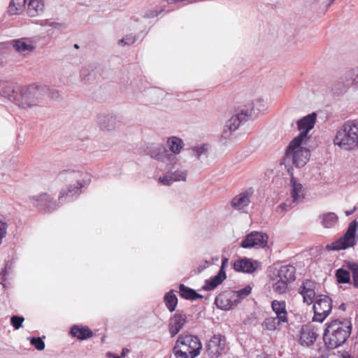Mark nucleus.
<instances>
[{"label":"nucleus","instance_id":"1","mask_svg":"<svg viewBox=\"0 0 358 358\" xmlns=\"http://www.w3.org/2000/svg\"><path fill=\"white\" fill-rule=\"evenodd\" d=\"M48 90L49 86L38 84L20 87L15 99V105L23 109L39 106L43 103Z\"/></svg>","mask_w":358,"mask_h":358},{"label":"nucleus","instance_id":"2","mask_svg":"<svg viewBox=\"0 0 358 358\" xmlns=\"http://www.w3.org/2000/svg\"><path fill=\"white\" fill-rule=\"evenodd\" d=\"M351 324L349 322L332 320L324 330L323 339L329 348L334 349L342 345L351 333Z\"/></svg>","mask_w":358,"mask_h":358},{"label":"nucleus","instance_id":"3","mask_svg":"<svg viewBox=\"0 0 358 358\" xmlns=\"http://www.w3.org/2000/svg\"><path fill=\"white\" fill-rule=\"evenodd\" d=\"M334 143L347 150L358 148V122H345L337 131Z\"/></svg>","mask_w":358,"mask_h":358},{"label":"nucleus","instance_id":"4","mask_svg":"<svg viewBox=\"0 0 358 358\" xmlns=\"http://www.w3.org/2000/svg\"><path fill=\"white\" fill-rule=\"evenodd\" d=\"M85 176L86 174L81 171L73 170H65L59 173L61 180L68 182L76 181V185H71L67 189H63L60 192L59 200L61 203L70 201L80 194V189L84 187L83 182Z\"/></svg>","mask_w":358,"mask_h":358},{"label":"nucleus","instance_id":"5","mask_svg":"<svg viewBox=\"0 0 358 358\" xmlns=\"http://www.w3.org/2000/svg\"><path fill=\"white\" fill-rule=\"evenodd\" d=\"M202 348L199 338L192 335H180L173 348V354L176 358H195Z\"/></svg>","mask_w":358,"mask_h":358},{"label":"nucleus","instance_id":"6","mask_svg":"<svg viewBox=\"0 0 358 358\" xmlns=\"http://www.w3.org/2000/svg\"><path fill=\"white\" fill-rule=\"evenodd\" d=\"M302 143L293 144V140L289 143L286 150L285 160L287 163L292 162L296 166H304L310 157V150L301 146Z\"/></svg>","mask_w":358,"mask_h":358},{"label":"nucleus","instance_id":"7","mask_svg":"<svg viewBox=\"0 0 358 358\" xmlns=\"http://www.w3.org/2000/svg\"><path fill=\"white\" fill-rule=\"evenodd\" d=\"M249 117H252V111L241 110L235 115H233L229 119L224 127V129L221 136L222 139L225 140L224 144H227V140L231 139L232 133L240 127L241 124L247 121Z\"/></svg>","mask_w":358,"mask_h":358},{"label":"nucleus","instance_id":"8","mask_svg":"<svg viewBox=\"0 0 358 358\" xmlns=\"http://www.w3.org/2000/svg\"><path fill=\"white\" fill-rule=\"evenodd\" d=\"M358 229V222L357 220L352 221L345 233V234L332 243L330 249L333 250H345L350 247H353L356 244V233Z\"/></svg>","mask_w":358,"mask_h":358},{"label":"nucleus","instance_id":"9","mask_svg":"<svg viewBox=\"0 0 358 358\" xmlns=\"http://www.w3.org/2000/svg\"><path fill=\"white\" fill-rule=\"evenodd\" d=\"M227 349V339L221 334H214L206 345V352L208 358H219Z\"/></svg>","mask_w":358,"mask_h":358},{"label":"nucleus","instance_id":"10","mask_svg":"<svg viewBox=\"0 0 358 358\" xmlns=\"http://www.w3.org/2000/svg\"><path fill=\"white\" fill-rule=\"evenodd\" d=\"M332 309V301L326 295H319L313 304V322H322Z\"/></svg>","mask_w":358,"mask_h":358},{"label":"nucleus","instance_id":"11","mask_svg":"<svg viewBox=\"0 0 358 358\" xmlns=\"http://www.w3.org/2000/svg\"><path fill=\"white\" fill-rule=\"evenodd\" d=\"M148 153L152 158L165 163L167 169H171L176 164V156L169 153L164 147L160 144L150 145L148 148Z\"/></svg>","mask_w":358,"mask_h":358},{"label":"nucleus","instance_id":"12","mask_svg":"<svg viewBox=\"0 0 358 358\" xmlns=\"http://www.w3.org/2000/svg\"><path fill=\"white\" fill-rule=\"evenodd\" d=\"M316 121V114L313 113L297 121L299 134L293 139V144L302 143L307 138L308 133L314 127Z\"/></svg>","mask_w":358,"mask_h":358},{"label":"nucleus","instance_id":"13","mask_svg":"<svg viewBox=\"0 0 358 358\" xmlns=\"http://www.w3.org/2000/svg\"><path fill=\"white\" fill-rule=\"evenodd\" d=\"M268 238L266 234L252 231L242 241L241 245L243 248H264L267 245Z\"/></svg>","mask_w":358,"mask_h":358},{"label":"nucleus","instance_id":"14","mask_svg":"<svg viewBox=\"0 0 358 358\" xmlns=\"http://www.w3.org/2000/svg\"><path fill=\"white\" fill-rule=\"evenodd\" d=\"M97 122L101 130L111 131L119 127L120 117L113 113H101L99 115Z\"/></svg>","mask_w":358,"mask_h":358},{"label":"nucleus","instance_id":"15","mask_svg":"<svg viewBox=\"0 0 358 358\" xmlns=\"http://www.w3.org/2000/svg\"><path fill=\"white\" fill-rule=\"evenodd\" d=\"M30 203L43 210L52 211L57 208L55 201L47 193H41L29 198Z\"/></svg>","mask_w":358,"mask_h":358},{"label":"nucleus","instance_id":"16","mask_svg":"<svg viewBox=\"0 0 358 358\" xmlns=\"http://www.w3.org/2000/svg\"><path fill=\"white\" fill-rule=\"evenodd\" d=\"M236 298L237 295L235 294L234 291H227L216 296L215 303L219 308L227 310L238 303Z\"/></svg>","mask_w":358,"mask_h":358},{"label":"nucleus","instance_id":"17","mask_svg":"<svg viewBox=\"0 0 358 358\" xmlns=\"http://www.w3.org/2000/svg\"><path fill=\"white\" fill-rule=\"evenodd\" d=\"M187 322V316L182 310H177L170 318L169 331L171 337L176 336Z\"/></svg>","mask_w":358,"mask_h":358},{"label":"nucleus","instance_id":"18","mask_svg":"<svg viewBox=\"0 0 358 358\" xmlns=\"http://www.w3.org/2000/svg\"><path fill=\"white\" fill-rule=\"evenodd\" d=\"M316 282L309 279L303 281L299 288V293L303 296L304 303L310 305L314 302L316 294Z\"/></svg>","mask_w":358,"mask_h":358},{"label":"nucleus","instance_id":"19","mask_svg":"<svg viewBox=\"0 0 358 358\" xmlns=\"http://www.w3.org/2000/svg\"><path fill=\"white\" fill-rule=\"evenodd\" d=\"M10 43L17 52L24 55L32 52L35 48L34 41L31 38L12 40Z\"/></svg>","mask_w":358,"mask_h":358},{"label":"nucleus","instance_id":"20","mask_svg":"<svg viewBox=\"0 0 358 358\" xmlns=\"http://www.w3.org/2000/svg\"><path fill=\"white\" fill-rule=\"evenodd\" d=\"M290 192L292 199V203L296 205L302 201L305 196V189L302 184L294 177L292 176L290 179Z\"/></svg>","mask_w":358,"mask_h":358},{"label":"nucleus","instance_id":"21","mask_svg":"<svg viewBox=\"0 0 358 358\" xmlns=\"http://www.w3.org/2000/svg\"><path fill=\"white\" fill-rule=\"evenodd\" d=\"M253 191L251 189L239 194L233 198L231 201V206L236 210H242L248 206L250 202V196Z\"/></svg>","mask_w":358,"mask_h":358},{"label":"nucleus","instance_id":"22","mask_svg":"<svg viewBox=\"0 0 358 358\" xmlns=\"http://www.w3.org/2000/svg\"><path fill=\"white\" fill-rule=\"evenodd\" d=\"M271 308L275 313V317L278 319V322H288L286 303L285 301L273 300L271 302Z\"/></svg>","mask_w":358,"mask_h":358},{"label":"nucleus","instance_id":"23","mask_svg":"<svg viewBox=\"0 0 358 358\" xmlns=\"http://www.w3.org/2000/svg\"><path fill=\"white\" fill-rule=\"evenodd\" d=\"M19 88L15 89L12 84L7 82H0V95L7 98L15 104V99L18 95Z\"/></svg>","mask_w":358,"mask_h":358},{"label":"nucleus","instance_id":"24","mask_svg":"<svg viewBox=\"0 0 358 358\" xmlns=\"http://www.w3.org/2000/svg\"><path fill=\"white\" fill-rule=\"evenodd\" d=\"M318 221L324 228L331 229L338 224V217L333 212H327L318 217Z\"/></svg>","mask_w":358,"mask_h":358},{"label":"nucleus","instance_id":"25","mask_svg":"<svg viewBox=\"0 0 358 358\" xmlns=\"http://www.w3.org/2000/svg\"><path fill=\"white\" fill-rule=\"evenodd\" d=\"M317 338V334L313 328L306 327L301 329L300 336V342L301 345L310 346L315 343Z\"/></svg>","mask_w":358,"mask_h":358},{"label":"nucleus","instance_id":"26","mask_svg":"<svg viewBox=\"0 0 358 358\" xmlns=\"http://www.w3.org/2000/svg\"><path fill=\"white\" fill-rule=\"evenodd\" d=\"M295 267L292 265L282 266L278 271L277 277L291 283L295 280Z\"/></svg>","mask_w":358,"mask_h":358},{"label":"nucleus","instance_id":"27","mask_svg":"<svg viewBox=\"0 0 358 358\" xmlns=\"http://www.w3.org/2000/svg\"><path fill=\"white\" fill-rule=\"evenodd\" d=\"M70 333L73 337L79 340H85L93 336V332L89 327L80 325H73Z\"/></svg>","mask_w":358,"mask_h":358},{"label":"nucleus","instance_id":"28","mask_svg":"<svg viewBox=\"0 0 358 358\" xmlns=\"http://www.w3.org/2000/svg\"><path fill=\"white\" fill-rule=\"evenodd\" d=\"M227 278L225 271H218L217 274L209 280H206L203 288L205 290H213L220 285Z\"/></svg>","mask_w":358,"mask_h":358},{"label":"nucleus","instance_id":"29","mask_svg":"<svg viewBox=\"0 0 358 358\" xmlns=\"http://www.w3.org/2000/svg\"><path fill=\"white\" fill-rule=\"evenodd\" d=\"M44 9L43 0H29L27 14L30 17H36L43 13Z\"/></svg>","mask_w":358,"mask_h":358},{"label":"nucleus","instance_id":"30","mask_svg":"<svg viewBox=\"0 0 358 358\" xmlns=\"http://www.w3.org/2000/svg\"><path fill=\"white\" fill-rule=\"evenodd\" d=\"M234 268L240 272L251 273L255 270L252 262L248 259L237 260L234 264Z\"/></svg>","mask_w":358,"mask_h":358},{"label":"nucleus","instance_id":"31","mask_svg":"<svg viewBox=\"0 0 358 358\" xmlns=\"http://www.w3.org/2000/svg\"><path fill=\"white\" fill-rule=\"evenodd\" d=\"M179 293L180 296L188 300H196L197 299H202L203 296L198 294L195 290L189 287H186L183 284L179 285Z\"/></svg>","mask_w":358,"mask_h":358},{"label":"nucleus","instance_id":"32","mask_svg":"<svg viewBox=\"0 0 358 358\" xmlns=\"http://www.w3.org/2000/svg\"><path fill=\"white\" fill-rule=\"evenodd\" d=\"M166 146L169 150L175 155L178 154L184 146V143L182 139L176 137L171 136L167 139Z\"/></svg>","mask_w":358,"mask_h":358},{"label":"nucleus","instance_id":"33","mask_svg":"<svg viewBox=\"0 0 358 358\" xmlns=\"http://www.w3.org/2000/svg\"><path fill=\"white\" fill-rule=\"evenodd\" d=\"M272 288L275 293L278 294H283L287 292L288 289V285L289 282L275 275L272 279Z\"/></svg>","mask_w":358,"mask_h":358},{"label":"nucleus","instance_id":"34","mask_svg":"<svg viewBox=\"0 0 358 358\" xmlns=\"http://www.w3.org/2000/svg\"><path fill=\"white\" fill-rule=\"evenodd\" d=\"M284 322H278L275 317H268L265 318L262 324V328L266 331H275L280 329Z\"/></svg>","mask_w":358,"mask_h":358},{"label":"nucleus","instance_id":"35","mask_svg":"<svg viewBox=\"0 0 358 358\" xmlns=\"http://www.w3.org/2000/svg\"><path fill=\"white\" fill-rule=\"evenodd\" d=\"M164 300L166 308L170 312L175 310L178 304V299L172 290L165 294Z\"/></svg>","mask_w":358,"mask_h":358},{"label":"nucleus","instance_id":"36","mask_svg":"<svg viewBox=\"0 0 358 358\" xmlns=\"http://www.w3.org/2000/svg\"><path fill=\"white\" fill-rule=\"evenodd\" d=\"M26 0H11L8 12L10 15H17L22 11L25 7Z\"/></svg>","mask_w":358,"mask_h":358},{"label":"nucleus","instance_id":"37","mask_svg":"<svg viewBox=\"0 0 358 358\" xmlns=\"http://www.w3.org/2000/svg\"><path fill=\"white\" fill-rule=\"evenodd\" d=\"M252 107L249 109H245V110H248V112L252 111V117L257 115L259 112L264 110L265 104L264 101L262 98H258L255 99L252 103Z\"/></svg>","mask_w":358,"mask_h":358},{"label":"nucleus","instance_id":"38","mask_svg":"<svg viewBox=\"0 0 358 358\" xmlns=\"http://www.w3.org/2000/svg\"><path fill=\"white\" fill-rule=\"evenodd\" d=\"M336 277L338 283H348L350 282V273L348 271L342 268L336 271Z\"/></svg>","mask_w":358,"mask_h":358},{"label":"nucleus","instance_id":"39","mask_svg":"<svg viewBox=\"0 0 358 358\" xmlns=\"http://www.w3.org/2000/svg\"><path fill=\"white\" fill-rule=\"evenodd\" d=\"M346 266L352 273V284L354 287L358 288V264L356 262H348L346 264Z\"/></svg>","mask_w":358,"mask_h":358},{"label":"nucleus","instance_id":"40","mask_svg":"<svg viewBox=\"0 0 358 358\" xmlns=\"http://www.w3.org/2000/svg\"><path fill=\"white\" fill-rule=\"evenodd\" d=\"M251 287L247 285L244 288L234 292L235 294L237 295V298L236 299L237 302L239 303L241 299L248 296L251 293Z\"/></svg>","mask_w":358,"mask_h":358},{"label":"nucleus","instance_id":"41","mask_svg":"<svg viewBox=\"0 0 358 358\" xmlns=\"http://www.w3.org/2000/svg\"><path fill=\"white\" fill-rule=\"evenodd\" d=\"M208 145L203 144L201 145L195 146L192 148V151L194 154V155L196 157V158H199L202 155H206L208 152Z\"/></svg>","mask_w":358,"mask_h":358},{"label":"nucleus","instance_id":"42","mask_svg":"<svg viewBox=\"0 0 358 358\" xmlns=\"http://www.w3.org/2000/svg\"><path fill=\"white\" fill-rule=\"evenodd\" d=\"M29 339L30 340V343L33 346H34L36 350H40V351L44 350L45 345L41 338L33 337V338H29Z\"/></svg>","mask_w":358,"mask_h":358},{"label":"nucleus","instance_id":"43","mask_svg":"<svg viewBox=\"0 0 358 358\" xmlns=\"http://www.w3.org/2000/svg\"><path fill=\"white\" fill-rule=\"evenodd\" d=\"M346 76L349 78L351 84H358V67L349 71Z\"/></svg>","mask_w":358,"mask_h":358},{"label":"nucleus","instance_id":"44","mask_svg":"<svg viewBox=\"0 0 358 358\" xmlns=\"http://www.w3.org/2000/svg\"><path fill=\"white\" fill-rule=\"evenodd\" d=\"M173 181L185 180L187 178V172L185 171L177 170L171 173Z\"/></svg>","mask_w":358,"mask_h":358},{"label":"nucleus","instance_id":"45","mask_svg":"<svg viewBox=\"0 0 358 358\" xmlns=\"http://www.w3.org/2000/svg\"><path fill=\"white\" fill-rule=\"evenodd\" d=\"M24 320V319L23 317L18 315H13L10 318L11 324L15 329H18L21 327Z\"/></svg>","mask_w":358,"mask_h":358},{"label":"nucleus","instance_id":"46","mask_svg":"<svg viewBox=\"0 0 358 358\" xmlns=\"http://www.w3.org/2000/svg\"><path fill=\"white\" fill-rule=\"evenodd\" d=\"M136 41V38L132 34H127L123 38L119 41L120 45H130Z\"/></svg>","mask_w":358,"mask_h":358},{"label":"nucleus","instance_id":"47","mask_svg":"<svg viewBox=\"0 0 358 358\" xmlns=\"http://www.w3.org/2000/svg\"><path fill=\"white\" fill-rule=\"evenodd\" d=\"M295 206L294 203H282L281 204L278 205L275 208V212L278 213H282L286 211L289 210L291 208H293V206Z\"/></svg>","mask_w":358,"mask_h":358},{"label":"nucleus","instance_id":"48","mask_svg":"<svg viewBox=\"0 0 358 358\" xmlns=\"http://www.w3.org/2000/svg\"><path fill=\"white\" fill-rule=\"evenodd\" d=\"M42 25L43 27H52V28H54V29H58V30H62V29H64L66 28V25L65 24H63V23H59V22H48V21H45Z\"/></svg>","mask_w":358,"mask_h":358},{"label":"nucleus","instance_id":"49","mask_svg":"<svg viewBox=\"0 0 358 358\" xmlns=\"http://www.w3.org/2000/svg\"><path fill=\"white\" fill-rule=\"evenodd\" d=\"M159 181L164 185H170L173 181L171 173H166L159 178Z\"/></svg>","mask_w":358,"mask_h":358},{"label":"nucleus","instance_id":"50","mask_svg":"<svg viewBox=\"0 0 358 358\" xmlns=\"http://www.w3.org/2000/svg\"><path fill=\"white\" fill-rule=\"evenodd\" d=\"M8 224L6 222L0 220V245L7 234Z\"/></svg>","mask_w":358,"mask_h":358},{"label":"nucleus","instance_id":"51","mask_svg":"<svg viewBox=\"0 0 358 358\" xmlns=\"http://www.w3.org/2000/svg\"><path fill=\"white\" fill-rule=\"evenodd\" d=\"M45 95L50 96L51 99H57L59 96V92L56 90L51 89L49 87V90L47 92V93L45 94Z\"/></svg>","mask_w":358,"mask_h":358},{"label":"nucleus","instance_id":"52","mask_svg":"<svg viewBox=\"0 0 358 358\" xmlns=\"http://www.w3.org/2000/svg\"><path fill=\"white\" fill-rule=\"evenodd\" d=\"M228 263H229V259L227 257H223L222 259V264H221V267L219 270V271H225V268L228 265Z\"/></svg>","mask_w":358,"mask_h":358},{"label":"nucleus","instance_id":"53","mask_svg":"<svg viewBox=\"0 0 358 358\" xmlns=\"http://www.w3.org/2000/svg\"><path fill=\"white\" fill-rule=\"evenodd\" d=\"M159 14V12L155 10H152L145 13V17L148 18H152Z\"/></svg>","mask_w":358,"mask_h":358},{"label":"nucleus","instance_id":"54","mask_svg":"<svg viewBox=\"0 0 358 358\" xmlns=\"http://www.w3.org/2000/svg\"><path fill=\"white\" fill-rule=\"evenodd\" d=\"M6 275V268L2 270L0 273V283H3V281L5 280L4 276Z\"/></svg>","mask_w":358,"mask_h":358},{"label":"nucleus","instance_id":"55","mask_svg":"<svg viewBox=\"0 0 358 358\" xmlns=\"http://www.w3.org/2000/svg\"><path fill=\"white\" fill-rule=\"evenodd\" d=\"M129 352V350L128 348H123L122 350V353L120 355L122 358H125L126 355Z\"/></svg>","mask_w":358,"mask_h":358},{"label":"nucleus","instance_id":"56","mask_svg":"<svg viewBox=\"0 0 358 358\" xmlns=\"http://www.w3.org/2000/svg\"><path fill=\"white\" fill-rule=\"evenodd\" d=\"M106 357L107 358H122V357H120V355L117 356L115 354H113V352H110L106 353Z\"/></svg>","mask_w":358,"mask_h":358},{"label":"nucleus","instance_id":"57","mask_svg":"<svg viewBox=\"0 0 358 358\" xmlns=\"http://www.w3.org/2000/svg\"><path fill=\"white\" fill-rule=\"evenodd\" d=\"M356 210V208L355 207L352 210H347L345 211V215L347 216L352 215Z\"/></svg>","mask_w":358,"mask_h":358},{"label":"nucleus","instance_id":"58","mask_svg":"<svg viewBox=\"0 0 358 358\" xmlns=\"http://www.w3.org/2000/svg\"><path fill=\"white\" fill-rule=\"evenodd\" d=\"M342 358H353L349 354H343L342 355Z\"/></svg>","mask_w":358,"mask_h":358},{"label":"nucleus","instance_id":"59","mask_svg":"<svg viewBox=\"0 0 358 358\" xmlns=\"http://www.w3.org/2000/svg\"><path fill=\"white\" fill-rule=\"evenodd\" d=\"M339 308L343 310H345V306L344 303L341 304L340 306H339Z\"/></svg>","mask_w":358,"mask_h":358},{"label":"nucleus","instance_id":"60","mask_svg":"<svg viewBox=\"0 0 358 358\" xmlns=\"http://www.w3.org/2000/svg\"><path fill=\"white\" fill-rule=\"evenodd\" d=\"M335 0H329L330 3L329 4L332 3Z\"/></svg>","mask_w":358,"mask_h":358},{"label":"nucleus","instance_id":"61","mask_svg":"<svg viewBox=\"0 0 358 358\" xmlns=\"http://www.w3.org/2000/svg\"><path fill=\"white\" fill-rule=\"evenodd\" d=\"M74 46H75L76 48H78V45L77 44H76Z\"/></svg>","mask_w":358,"mask_h":358}]
</instances>
